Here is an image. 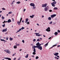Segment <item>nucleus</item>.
Returning <instances> with one entry per match:
<instances>
[{"label": "nucleus", "mask_w": 60, "mask_h": 60, "mask_svg": "<svg viewBox=\"0 0 60 60\" xmlns=\"http://www.w3.org/2000/svg\"><path fill=\"white\" fill-rule=\"evenodd\" d=\"M41 46V44H40V43H39V42L38 48V49L40 50H42V47Z\"/></svg>", "instance_id": "nucleus-1"}, {"label": "nucleus", "mask_w": 60, "mask_h": 60, "mask_svg": "<svg viewBox=\"0 0 60 60\" xmlns=\"http://www.w3.org/2000/svg\"><path fill=\"white\" fill-rule=\"evenodd\" d=\"M39 42H38L37 44H36V45L37 46H35L34 45V50H35V48H38V45L39 44Z\"/></svg>", "instance_id": "nucleus-2"}, {"label": "nucleus", "mask_w": 60, "mask_h": 60, "mask_svg": "<svg viewBox=\"0 0 60 60\" xmlns=\"http://www.w3.org/2000/svg\"><path fill=\"white\" fill-rule=\"evenodd\" d=\"M56 3V1H54L52 3H51V4L53 7H55V5Z\"/></svg>", "instance_id": "nucleus-3"}, {"label": "nucleus", "mask_w": 60, "mask_h": 60, "mask_svg": "<svg viewBox=\"0 0 60 60\" xmlns=\"http://www.w3.org/2000/svg\"><path fill=\"white\" fill-rule=\"evenodd\" d=\"M4 51L6 52V53H7L8 54H10L11 53V51H10L8 49L4 50Z\"/></svg>", "instance_id": "nucleus-4"}, {"label": "nucleus", "mask_w": 60, "mask_h": 60, "mask_svg": "<svg viewBox=\"0 0 60 60\" xmlns=\"http://www.w3.org/2000/svg\"><path fill=\"white\" fill-rule=\"evenodd\" d=\"M50 28L49 27L46 30L47 32H50Z\"/></svg>", "instance_id": "nucleus-5"}, {"label": "nucleus", "mask_w": 60, "mask_h": 60, "mask_svg": "<svg viewBox=\"0 0 60 60\" xmlns=\"http://www.w3.org/2000/svg\"><path fill=\"white\" fill-rule=\"evenodd\" d=\"M47 3H46L45 4H43L42 5V7H47Z\"/></svg>", "instance_id": "nucleus-6"}, {"label": "nucleus", "mask_w": 60, "mask_h": 60, "mask_svg": "<svg viewBox=\"0 0 60 60\" xmlns=\"http://www.w3.org/2000/svg\"><path fill=\"white\" fill-rule=\"evenodd\" d=\"M56 15L54 14L51 15V18H54L55 17H56Z\"/></svg>", "instance_id": "nucleus-7"}, {"label": "nucleus", "mask_w": 60, "mask_h": 60, "mask_svg": "<svg viewBox=\"0 0 60 60\" xmlns=\"http://www.w3.org/2000/svg\"><path fill=\"white\" fill-rule=\"evenodd\" d=\"M44 10L45 11H48V8L47 7H46L44 9Z\"/></svg>", "instance_id": "nucleus-8"}, {"label": "nucleus", "mask_w": 60, "mask_h": 60, "mask_svg": "<svg viewBox=\"0 0 60 60\" xmlns=\"http://www.w3.org/2000/svg\"><path fill=\"white\" fill-rule=\"evenodd\" d=\"M4 58V59H7L8 60H11V58H9L4 57V58Z\"/></svg>", "instance_id": "nucleus-9"}, {"label": "nucleus", "mask_w": 60, "mask_h": 60, "mask_svg": "<svg viewBox=\"0 0 60 60\" xmlns=\"http://www.w3.org/2000/svg\"><path fill=\"white\" fill-rule=\"evenodd\" d=\"M33 51H34L33 52V55H36V50H33Z\"/></svg>", "instance_id": "nucleus-10"}, {"label": "nucleus", "mask_w": 60, "mask_h": 60, "mask_svg": "<svg viewBox=\"0 0 60 60\" xmlns=\"http://www.w3.org/2000/svg\"><path fill=\"white\" fill-rule=\"evenodd\" d=\"M30 5L31 6H35V5H34V4L33 3H31L30 4Z\"/></svg>", "instance_id": "nucleus-11"}, {"label": "nucleus", "mask_w": 60, "mask_h": 60, "mask_svg": "<svg viewBox=\"0 0 60 60\" xmlns=\"http://www.w3.org/2000/svg\"><path fill=\"white\" fill-rule=\"evenodd\" d=\"M7 28H6V29H3L2 31L3 32H6V31H7Z\"/></svg>", "instance_id": "nucleus-12"}, {"label": "nucleus", "mask_w": 60, "mask_h": 60, "mask_svg": "<svg viewBox=\"0 0 60 60\" xmlns=\"http://www.w3.org/2000/svg\"><path fill=\"white\" fill-rule=\"evenodd\" d=\"M54 55H55V56H57L58 55V52H55V53H53Z\"/></svg>", "instance_id": "nucleus-13"}, {"label": "nucleus", "mask_w": 60, "mask_h": 60, "mask_svg": "<svg viewBox=\"0 0 60 60\" xmlns=\"http://www.w3.org/2000/svg\"><path fill=\"white\" fill-rule=\"evenodd\" d=\"M0 41H3L4 43H5V42H6V41H5L4 39H0Z\"/></svg>", "instance_id": "nucleus-14"}, {"label": "nucleus", "mask_w": 60, "mask_h": 60, "mask_svg": "<svg viewBox=\"0 0 60 60\" xmlns=\"http://www.w3.org/2000/svg\"><path fill=\"white\" fill-rule=\"evenodd\" d=\"M20 23H21V22H20H20L19 21H17V23L18 25H20Z\"/></svg>", "instance_id": "nucleus-15"}, {"label": "nucleus", "mask_w": 60, "mask_h": 60, "mask_svg": "<svg viewBox=\"0 0 60 60\" xmlns=\"http://www.w3.org/2000/svg\"><path fill=\"white\" fill-rule=\"evenodd\" d=\"M11 20L10 19H8L7 21L8 23H10V22H11Z\"/></svg>", "instance_id": "nucleus-16"}, {"label": "nucleus", "mask_w": 60, "mask_h": 60, "mask_svg": "<svg viewBox=\"0 0 60 60\" xmlns=\"http://www.w3.org/2000/svg\"><path fill=\"white\" fill-rule=\"evenodd\" d=\"M21 30V29H19L18 30L17 32H16V33H19V32Z\"/></svg>", "instance_id": "nucleus-17"}, {"label": "nucleus", "mask_w": 60, "mask_h": 60, "mask_svg": "<svg viewBox=\"0 0 60 60\" xmlns=\"http://www.w3.org/2000/svg\"><path fill=\"white\" fill-rule=\"evenodd\" d=\"M54 34L55 35H57V34H58V33L57 32H56L54 33Z\"/></svg>", "instance_id": "nucleus-18"}, {"label": "nucleus", "mask_w": 60, "mask_h": 60, "mask_svg": "<svg viewBox=\"0 0 60 60\" xmlns=\"http://www.w3.org/2000/svg\"><path fill=\"white\" fill-rule=\"evenodd\" d=\"M49 42H48L46 44H45V47H46L48 45V44L49 43Z\"/></svg>", "instance_id": "nucleus-19"}, {"label": "nucleus", "mask_w": 60, "mask_h": 60, "mask_svg": "<svg viewBox=\"0 0 60 60\" xmlns=\"http://www.w3.org/2000/svg\"><path fill=\"white\" fill-rule=\"evenodd\" d=\"M34 15H32V16H31V15L30 16V18H33L34 17Z\"/></svg>", "instance_id": "nucleus-20"}, {"label": "nucleus", "mask_w": 60, "mask_h": 60, "mask_svg": "<svg viewBox=\"0 0 60 60\" xmlns=\"http://www.w3.org/2000/svg\"><path fill=\"white\" fill-rule=\"evenodd\" d=\"M28 18L26 19V21L25 22V23H27V21H28Z\"/></svg>", "instance_id": "nucleus-21"}, {"label": "nucleus", "mask_w": 60, "mask_h": 60, "mask_svg": "<svg viewBox=\"0 0 60 60\" xmlns=\"http://www.w3.org/2000/svg\"><path fill=\"white\" fill-rule=\"evenodd\" d=\"M33 10H35V9H36V7L34 6H33Z\"/></svg>", "instance_id": "nucleus-22"}, {"label": "nucleus", "mask_w": 60, "mask_h": 60, "mask_svg": "<svg viewBox=\"0 0 60 60\" xmlns=\"http://www.w3.org/2000/svg\"><path fill=\"white\" fill-rule=\"evenodd\" d=\"M56 46V45H53L52 47L50 48V49H51L52 48H53V47H55V46Z\"/></svg>", "instance_id": "nucleus-23"}, {"label": "nucleus", "mask_w": 60, "mask_h": 60, "mask_svg": "<svg viewBox=\"0 0 60 60\" xmlns=\"http://www.w3.org/2000/svg\"><path fill=\"white\" fill-rule=\"evenodd\" d=\"M14 49H17V46L16 45H15L14 46Z\"/></svg>", "instance_id": "nucleus-24"}, {"label": "nucleus", "mask_w": 60, "mask_h": 60, "mask_svg": "<svg viewBox=\"0 0 60 60\" xmlns=\"http://www.w3.org/2000/svg\"><path fill=\"white\" fill-rule=\"evenodd\" d=\"M15 2V1L14 0L12 2V3H11V4H13Z\"/></svg>", "instance_id": "nucleus-25"}, {"label": "nucleus", "mask_w": 60, "mask_h": 60, "mask_svg": "<svg viewBox=\"0 0 60 60\" xmlns=\"http://www.w3.org/2000/svg\"><path fill=\"white\" fill-rule=\"evenodd\" d=\"M54 10H56L58 9V8L56 7H54Z\"/></svg>", "instance_id": "nucleus-26"}, {"label": "nucleus", "mask_w": 60, "mask_h": 60, "mask_svg": "<svg viewBox=\"0 0 60 60\" xmlns=\"http://www.w3.org/2000/svg\"><path fill=\"white\" fill-rule=\"evenodd\" d=\"M28 57V54H27V55L25 56V58H27Z\"/></svg>", "instance_id": "nucleus-27"}, {"label": "nucleus", "mask_w": 60, "mask_h": 60, "mask_svg": "<svg viewBox=\"0 0 60 60\" xmlns=\"http://www.w3.org/2000/svg\"><path fill=\"white\" fill-rule=\"evenodd\" d=\"M21 3V2L20 1H18L16 2V4H19Z\"/></svg>", "instance_id": "nucleus-28"}, {"label": "nucleus", "mask_w": 60, "mask_h": 60, "mask_svg": "<svg viewBox=\"0 0 60 60\" xmlns=\"http://www.w3.org/2000/svg\"><path fill=\"white\" fill-rule=\"evenodd\" d=\"M10 41H12V40H13V38H11L10 37Z\"/></svg>", "instance_id": "nucleus-29"}, {"label": "nucleus", "mask_w": 60, "mask_h": 60, "mask_svg": "<svg viewBox=\"0 0 60 60\" xmlns=\"http://www.w3.org/2000/svg\"><path fill=\"white\" fill-rule=\"evenodd\" d=\"M48 19V20H51V17H49Z\"/></svg>", "instance_id": "nucleus-30"}, {"label": "nucleus", "mask_w": 60, "mask_h": 60, "mask_svg": "<svg viewBox=\"0 0 60 60\" xmlns=\"http://www.w3.org/2000/svg\"><path fill=\"white\" fill-rule=\"evenodd\" d=\"M21 29H21L22 30H23V29H25V28H24V27H22L21 29Z\"/></svg>", "instance_id": "nucleus-31"}, {"label": "nucleus", "mask_w": 60, "mask_h": 60, "mask_svg": "<svg viewBox=\"0 0 60 60\" xmlns=\"http://www.w3.org/2000/svg\"><path fill=\"white\" fill-rule=\"evenodd\" d=\"M12 12H10L8 13V14H12Z\"/></svg>", "instance_id": "nucleus-32"}, {"label": "nucleus", "mask_w": 60, "mask_h": 60, "mask_svg": "<svg viewBox=\"0 0 60 60\" xmlns=\"http://www.w3.org/2000/svg\"><path fill=\"white\" fill-rule=\"evenodd\" d=\"M3 27H5V24H4V25H2Z\"/></svg>", "instance_id": "nucleus-33"}, {"label": "nucleus", "mask_w": 60, "mask_h": 60, "mask_svg": "<svg viewBox=\"0 0 60 60\" xmlns=\"http://www.w3.org/2000/svg\"><path fill=\"white\" fill-rule=\"evenodd\" d=\"M35 58L36 59H38V58H39V57H38V56H37Z\"/></svg>", "instance_id": "nucleus-34"}, {"label": "nucleus", "mask_w": 60, "mask_h": 60, "mask_svg": "<svg viewBox=\"0 0 60 60\" xmlns=\"http://www.w3.org/2000/svg\"><path fill=\"white\" fill-rule=\"evenodd\" d=\"M35 34H36V35H38V34H39V33H35Z\"/></svg>", "instance_id": "nucleus-35"}, {"label": "nucleus", "mask_w": 60, "mask_h": 60, "mask_svg": "<svg viewBox=\"0 0 60 60\" xmlns=\"http://www.w3.org/2000/svg\"><path fill=\"white\" fill-rule=\"evenodd\" d=\"M52 22H53L51 21L50 22L49 24H52Z\"/></svg>", "instance_id": "nucleus-36"}, {"label": "nucleus", "mask_w": 60, "mask_h": 60, "mask_svg": "<svg viewBox=\"0 0 60 60\" xmlns=\"http://www.w3.org/2000/svg\"><path fill=\"white\" fill-rule=\"evenodd\" d=\"M2 19H5V18L4 17H2Z\"/></svg>", "instance_id": "nucleus-37"}, {"label": "nucleus", "mask_w": 60, "mask_h": 60, "mask_svg": "<svg viewBox=\"0 0 60 60\" xmlns=\"http://www.w3.org/2000/svg\"><path fill=\"white\" fill-rule=\"evenodd\" d=\"M41 41V40L39 39H38L37 40V41Z\"/></svg>", "instance_id": "nucleus-38"}, {"label": "nucleus", "mask_w": 60, "mask_h": 60, "mask_svg": "<svg viewBox=\"0 0 60 60\" xmlns=\"http://www.w3.org/2000/svg\"><path fill=\"white\" fill-rule=\"evenodd\" d=\"M22 18H20V22H21V21L22 20Z\"/></svg>", "instance_id": "nucleus-39"}, {"label": "nucleus", "mask_w": 60, "mask_h": 60, "mask_svg": "<svg viewBox=\"0 0 60 60\" xmlns=\"http://www.w3.org/2000/svg\"><path fill=\"white\" fill-rule=\"evenodd\" d=\"M33 41L34 42H35L36 41V39H34L33 40Z\"/></svg>", "instance_id": "nucleus-40"}, {"label": "nucleus", "mask_w": 60, "mask_h": 60, "mask_svg": "<svg viewBox=\"0 0 60 60\" xmlns=\"http://www.w3.org/2000/svg\"><path fill=\"white\" fill-rule=\"evenodd\" d=\"M22 42L24 43H25V41H24V40H22Z\"/></svg>", "instance_id": "nucleus-41"}, {"label": "nucleus", "mask_w": 60, "mask_h": 60, "mask_svg": "<svg viewBox=\"0 0 60 60\" xmlns=\"http://www.w3.org/2000/svg\"><path fill=\"white\" fill-rule=\"evenodd\" d=\"M36 36H40V34H38V35H36Z\"/></svg>", "instance_id": "nucleus-42"}, {"label": "nucleus", "mask_w": 60, "mask_h": 60, "mask_svg": "<svg viewBox=\"0 0 60 60\" xmlns=\"http://www.w3.org/2000/svg\"><path fill=\"white\" fill-rule=\"evenodd\" d=\"M49 12H52V10H49Z\"/></svg>", "instance_id": "nucleus-43"}, {"label": "nucleus", "mask_w": 60, "mask_h": 60, "mask_svg": "<svg viewBox=\"0 0 60 60\" xmlns=\"http://www.w3.org/2000/svg\"><path fill=\"white\" fill-rule=\"evenodd\" d=\"M27 24H30V23H29V22H28L26 23Z\"/></svg>", "instance_id": "nucleus-44"}, {"label": "nucleus", "mask_w": 60, "mask_h": 60, "mask_svg": "<svg viewBox=\"0 0 60 60\" xmlns=\"http://www.w3.org/2000/svg\"><path fill=\"white\" fill-rule=\"evenodd\" d=\"M6 40H8V37H7L6 38Z\"/></svg>", "instance_id": "nucleus-45"}, {"label": "nucleus", "mask_w": 60, "mask_h": 60, "mask_svg": "<svg viewBox=\"0 0 60 60\" xmlns=\"http://www.w3.org/2000/svg\"><path fill=\"white\" fill-rule=\"evenodd\" d=\"M16 54V53H15V54H13L12 55V56H15V55Z\"/></svg>", "instance_id": "nucleus-46"}, {"label": "nucleus", "mask_w": 60, "mask_h": 60, "mask_svg": "<svg viewBox=\"0 0 60 60\" xmlns=\"http://www.w3.org/2000/svg\"><path fill=\"white\" fill-rule=\"evenodd\" d=\"M14 21V19L12 18V21L13 22V21Z\"/></svg>", "instance_id": "nucleus-47"}, {"label": "nucleus", "mask_w": 60, "mask_h": 60, "mask_svg": "<svg viewBox=\"0 0 60 60\" xmlns=\"http://www.w3.org/2000/svg\"><path fill=\"white\" fill-rule=\"evenodd\" d=\"M57 32H58V33H60V31L59 30H58L57 31Z\"/></svg>", "instance_id": "nucleus-48"}, {"label": "nucleus", "mask_w": 60, "mask_h": 60, "mask_svg": "<svg viewBox=\"0 0 60 60\" xmlns=\"http://www.w3.org/2000/svg\"><path fill=\"white\" fill-rule=\"evenodd\" d=\"M51 37H52L49 38L48 39L49 40V39H51Z\"/></svg>", "instance_id": "nucleus-49"}, {"label": "nucleus", "mask_w": 60, "mask_h": 60, "mask_svg": "<svg viewBox=\"0 0 60 60\" xmlns=\"http://www.w3.org/2000/svg\"><path fill=\"white\" fill-rule=\"evenodd\" d=\"M2 9L3 10H5V9L4 8H2Z\"/></svg>", "instance_id": "nucleus-50"}, {"label": "nucleus", "mask_w": 60, "mask_h": 60, "mask_svg": "<svg viewBox=\"0 0 60 60\" xmlns=\"http://www.w3.org/2000/svg\"><path fill=\"white\" fill-rule=\"evenodd\" d=\"M26 9H24V12L25 11H26Z\"/></svg>", "instance_id": "nucleus-51"}, {"label": "nucleus", "mask_w": 60, "mask_h": 60, "mask_svg": "<svg viewBox=\"0 0 60 60\" xmlns=\"http://www.w3.org/2000/svg\"><path fill=\"white\" fill-rule=\"evenodd\" d=\"M20 58H19L18 59V60H20Z\"/></svg>", "instance_id": "nucleus-52"}, {"label": "nucleus", "mask_w": 60, "mask_h": 60, "mask_svg": "<svg viewBox=\"0 0 60 60\" xmlns=\"http://www.w3.org/2000/svg\"><path fill=\"white\" fill-rule=\"evenodd\" d=\"M54 58L55 59H56L57 58V57L56 56H55Z\"/></svg>", "instance_id": "nucleus-53"}, {"label": "nucleus", "mask_w": 60, "mask_h": 60, "mask_svg": "<svg viewBox=\"0 0 60 60\" xmlns=\"http://www.w3.org/2000/svg\"><path fill=\"white\" fill-rule=\"evenodd\" d=\"M37 25L38 26H39V24H38V23H37Z\"/></svg>", "instance_id": "nucleus-54"}, {"label": "nucleus", "mask_w": 60, "mask_h": 60, "mask_svg": "<svg viewBox=\"0 0 60 60\" xmlns=\"http://www.w3.org/2000/svg\"><path fill=\"white\" fill-rule=\"evenodd\" d=\"M34 45H32V49H34Z\"/></svg>", "instance_id": "nucleus-55"}, {"label": "nucleus", "mask_w": 60, "mask_h": 60, "mask_svg": "<svg viewBox=\"0 0 60 60\" xmlns=\"http://www.w3.org/2000/svg\"><path fill=\"white\" fill-rule=\"evenodd\" d=\"M2 38V36H0V38Z\"/></svg>", "instance_id": "nucleus-56"}, {"label": "nucleus", "mask_w": 60, "mask_h": 60, "mask_svg": "<svg viewBox=\"0 0 60 60\" xmlns=\"http://www.w3.org/2000/svg\"><path fill=\"white\" fill-rule=\"evenodd\" d=\"M22 22H24V21L23 20H22Z\"/></svg>", "instance_id": "nucleus-57"}, {"label": "nucleus", "mask_w": 60, "mask_h": 60, "mask_svg": "<svg viewBox=\"0 0 60 60\" xmlns=\"http://www.w3.org/2000/svg\"><path fill=\"white\" fill-rule=\"evenodd\" d=\"M58 47H60V45H58L57 46Z\"/></svg>", "instance_id": "nucleus-58"}, {"label": "nucleus", "mask_w": 60, "mask_h": 60, "mask_svg": "<svg viewBox=\"0 0 60 60\" xmlns=\"http://www.w3.org/2000/svg\"><path fill=\"white\" fill-rule=\"evenodd\" d=\"M16 58H15L13 60H16Z\"/></svg>", "instance_id": "nucleus-59"}, {"label": "nucleus", "mask_w": 60, "mask_h": 60, "mask_svg": "<svg viewBox=\"0 0 60 60\" xmlns=\"http://www.w3.org/2000/svg\"><path fill=\"white\" fill-rule=\"evenodd\" d=\"M47 7V8H49V6H48L47 7Z\"/></svg>", "instance_id": "nucleus-60"}, {"label": "nucleus", "mask_w": 60, "mask_h": 60, "mask_svg": "<svg viewBox=\"0 0 60 60\" xmlns=\"http://www.w3.org/2000/svg\"><path fill=\"white\" fill-rule=\"evenodd\" d=\"M57 56V57H59V56Z\"/></svg>", "instance_id": "nucleus-61"}, {"label": "nucleus", "mask_w": 60, "mask_h": 60, "mask_svg": "<svg viewBox=\"0 0 60 60\" xmlns=\"http://www.w3.org/2000/svg\"><path fill=\"white\" fill-rule=\"evenodd\" d=\"M43 36H44V37H46V36L44 35H43Z\"/></svg>", "instance_id": "nucleus-62"}, {"label": "nucleus", "mask_w": 60, "mask_h": 60, "mask_svg": "<svg viewBox=\"0 0 60 60\" xmlns=\"http://www.w3.org/2000/svg\"><path fill=\"white\" fill-rule=\"evenodd\" d=\"M32 56V57H34V55Z\"/></svg>", "instance_id": "nucleus-63"}, {"label": "nucleus", "mask_w": 60, "mask_h": 60, "mask_svg": "<svg viewBox=\"0 0 60 60\" xmlns=\"http://www.w3.org/2000/svg\"><path fill=\"white\" fill-rule=\"evenodd\" d=\"M44 15H42V18H44Z\"/></svg>", "instance_id": "nucleus-64"}]
</instances>
